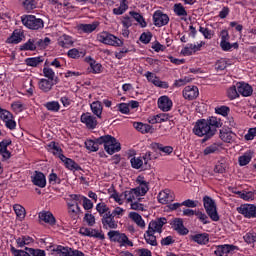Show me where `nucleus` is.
Segmentation results:
<instances>
[{"label":"nucleus","mask_w":256,"mask_h":256,"mask_svg":"<svg viewBox=\"0 0 256 256\" xmlns=\"http://www.w3.org/2000/svg\"><path fill=\"white\" fill-rule=\"evenodd\" d=\"M163 225H167V218L165 217L152 220L149 223L148 230L144 234V239L148 245L157 247V236L155 233H163Z\"/></svg>","instance_id":"1"},{"label":"nucleus","mask_w":256,"mask_h":256,"mask_svg":"<svg viewBox=\"0 0 256 256\" xmlns=\"http://www.w3.org/2000/svg\"><path fill=\"white\" fill-rule=\"evenodd\" d=\"M193 133L198 137H204L202 139V143H205L206 141H209L213 135H215V130L211 129L206 119H200L196 122L193 128Z\"/></svg>","instance_id":"2"},{"label":"nucleus","mask_w":256,"mask_h":256,"mask_svg":"<svg viewBox=\"0 0 256 256\" xmlns=\"http://www.w3.org/2000/svg\"><path fill=\"white\" fill-rule=\"evenodd\" d=\"M21 21L27 29L39 31L45 27V22L41 18H36L34 15H26L21 17Z\"/></svg>","instance_id":"3"},{"label":"nucleus","mask_w":256,"mask_h":256,"mask_svg":"<svg viewBox=\"0 0 256 256\" xmlns=\"http://www.w3.org/2000/svg\"><path fill=\"white\" fill-rule=\"evenodd\" d=\"M203 203L210 219H212V221H219V213H217V204H215V200L209 196H204Z\"/></svg>","instance_id":"4"},{"label":"nucleus","mask_w":256,"mask_h":256,"mask_svg":"<svg viewBox=\"0 0 256 256\" xmlns=\"http://www.w3.org/2000/svg\"><path fill=\"white\" fill-rule=\"evenodd\" d=\"M108 237L110 241L114 243H120L121 246L133 247V243L130 241L129 237L125 233L119 231L111 230L108 232Z\"/></svg>","instance_id":"5"},{"label":"nucleus","mask_w":256,"mask_h":256,"mask_svg":"<svg viewBox=\"0 0 256 256\" xmlns=\"http://www.w3.org/2000/svg\"><path fill=\"white\" fill-rule=\"evenodd\" d=\"M98 41H100V43H104V45H112L114 47H121L123 45V40L107 32H102L98 36Z\"/></svg>","instance_id":"6"},{"label":"nucleus","mask_w":256,"mask_h":256,"mask_svg":"<svg viewBox=\"0 0 256 256\" xmlns=\"http://www.w3.org/2000/svg\"><path fill=\"white\" fill-rule=\"evenodd\" d=\"M237 211L246 219H256V205L254 204H242Z\"/></svg>","instance_id":"7"},{"label":"nucleus","mask_w":256,"mask_h":256,"mask_svg":"<svg viewBox=\"0 0 256 256\" xmlns=\"http://www.w3.org/2000/svg\"><path fill=\"white\" fill-rule=\"evenodd\" d=\"M104 149L108 155H113V153L121 151V143H119L115 137L111 136V139L108 140Z\"/></svg>","instance_id":"8"},{"label":"nucleus","mask_w":256,"mask_h":256,"mask_svg":"<svg viewBox=\"0 0 256 256\" xmlns=\"http://www.w3.org/2000/svg\"><path fill=\"white\" fill-rule=\"evenodd\" d=\"M153 21L156 27H163L169 23V16L158 10L153 15Z\"/></svg>","instance_id":"9"},{"label":"nucleus","mask_w":256,"mask_h":256,"mask_svg":"<svg viewBox=\"0 0 256 256\" xmlns=\"http://www.w3.org/2000/svg\"><path fill=\"white\" fill-rule=\"evenodd\" d=\"M102 225L104 229H117L118 225L115 221V216L108 212L102 216Z\"/></svg>","instance_id":"10"},{"label":"nucleus","mask_w":256,"mask_h":256,"mask_svg":"<svg viewBox=\"0 0 256 256\" xmlns=\"http://www.w3.org/2000/svg\"><path fill=\"white\" fill-rule=\"evenodd\" d=\"M170 225L172 229H174V231H177V233H179V235H187L189 233V229L185 228V226L183 225V219L181 218H175L174 220H172Z\"/></svg>","instance_id":"11"},{"label":"nucleus","mask_w":256,"mask_h":256,"mask_svg":"<svg viewBox=\"0 0 256 256\" xmlns=\"http://www.w3.org/2000/svg\"><path fill=\"white\" fill-rule=\"evenodd\" d=\"M80 119L82 123L86 124L87 129H95L97 127V118L93 117L91 113H83Z\"/></svg>","instance_id":"12"},{"label":"nucleus","mask_w":256,"mask_h":256,"mask_svg":"<svg viewBox=\"0 0 256 256\" xmlns=\"http://www.w3.org/2000/svg\"><path fill=\"white\" fill-rule=\"evenodd\" d=\"M59 83V78L56 77L53 80H47V79H41L39 82V88L41 91H44V93H49L51 89H53V85H57Z\"/></svg>","instance_id":"13"},{"label":"nucleus","mask_w":256,"mask_h":256,"mask_svg":"<svg viewBox=\"0 0 256 256\" xmlns=\"http://www.w3.org/2000/svg\"><path fill=\"white\" fill-rule=\"evenodd\" d=\"M175 200V195L171 192V190L161 191L158 195L159 203L162 205H167V203H171Z\"/></svg>","instance_id":"14"},{"label":"nucleus","mask_w":256,"mask_h":256,"mask_svg":"<svg viewBox=\"0 0 256 256\" xmlns=\"http://www.w3.org/2000/svg\"><path fill=\"white\" fill-rule=\"evenodd\" d=\"M183 97L189 101H193V99L199 97V89L195 86H186L183 90Z\"/></svg>","instance_id":"15"},{"label":"nucleus","mask_w":256,"mask_h":256,"mask_svg":"<svg viewBox=\"0 0 256 256\" xmlns=\"http://www.w3.org/2000/svg\"><path fill=\"white\" fill-rule=\"evenodd\" d=\"M235 249H238L237 246L225 244L218 246L214 253L216 256H227L232 251H235Z\"/></svg>","instance_id":"16"},{"label":"nucleus","mask_w":256,"mask_h":256,"mask_svg":"<svg viewBox=\"0 0 256 256\" xmlns=\"http://www.w3.org/2000/svg\"><path fill=\"white\" fill-rule=\"evenodd\" d=\"M238 93L242 97H251L253 95V87L247 83L238 82L237 84Z\"/></svg>","instance_id":"17"},{"label":"nucleus","mask_w":256,"mask_h":256,"mask_svg":"<svg viewBox=\"0 0 256 256\" xmlns=\"http://www.w3.org/2000/svg\"><path fill=\"white\" fill-rule=\"evenodd\" d=\"M158 107L161 111H171V107H173V102L169 99L168 96H161L158 99Z\"/></svg>","instance_id":"18"},{"label":"nucleus","mask_w":256,"mask_h":256,"mask_svg":"<svg viewBox=\"0 0 256 256\" xmlns=\"http://www.w3.org/2000/svg\"><path fill=\"white\" fill-rule=\"evenodd\" d=\"M32 182L36 187H45L47 185V180H45V174L43 172L35 171L34 177H32Z\"/></svg>","instance_id":"19"},{"label":"nucleus","mask_w":256,"mask_h":256,"mask_svg":"<svg viewBox=\"0 0 256 256\" xmlns=\"http://www.w3.org/2000/svg\"><path fill=\"white\" fill-rule=\"evenodd\" d=\"M9 145H11V140H3L0 142V155H2L5 161H7V159H11V152L7 150Z\"/></svg>","instance_id":"20"},{"label":"nucleus","mask_w":256,"mask_h":256,"mask_svg":"<svg viewBox=\"0 0 256 256\" xmlns=\"http://www.w3.org/2000/svg\"><path fill=\"white\" fill-rule=\"evenodd\" d=\"M121 197H124L128 203H133L137 197H141V193H139L138 189L132 188L131 190L125 191L121 194Z\"/></svg>","instance_id":"21"},{"label":"nucleus","mask_w":256,"mask_h":256,"mask_svg":"<svg viewBox=\"0 0 256 256\" xmlns=\"http://www.w3.org/2000/svg\"><path fill=\"white\" fill-rule=\"evenodd\" d=\"M39 219L40 221H44V223H48V225H55L56 223L55 216L50 211L40 212Z\"/></svg>","instance_id":"22"},{"label":"nucleus","mask_w":256,"mask_h":256,"mask_svg":"<svg viewBox=\"0 0 256 256\" xmlns=\"http://www.w3.org/2000/svg\"><path fill=\"white\" fill-rule=\"evenodd\" d=\"M191 241L198 243V245H207L209 243V234L202 233L190 236Z\"/></svg>","instance_id":"23"},{"label":"nucleus","mask_w":256,"mask_h":256,"mask_svg":"<svg viewBox=\"0 0 256 256\" xmlns=\"http://www.w3.org/2000/svg\"><path fill=\"white\" fill-rule=\"evenodd\" d=\"M133 127L136 131H139L140 133H153V126L149 124H144L142 122H134Z\"/></svg>","instance_id":"24"},{"label":"nucleus","mask_w":256,"mask_h":256,"mask_svg":"<svg viewBox=\"0 0 256 256\" xmlns=\"http://www.w3.org/2000/svg\"><path fill=\"white\" fill-rule=\"evenodd\" d=\"M210 129H214V135L215 133H217V129H219V127H223V122H221V119L215 117V116H211L209 117V119L206 120Z\"/></svg>","instance_id":"25"},{"label":"nucleus","mask_w":256,"mask_h":256,"mask_svg":"<svg viewBox=\"0 0 256 256\" xmlns=\"http://www.w3.org/2000/svg\"><path fill=\"white\" fill-rule=\"evenodd\" d=\"M129 217H130V219H132V221H134V223H136V225H138V227H141V229H145V221L139 215V213L130 212Z\"/></svg>","instance_id":"26"},{"label":"nucleus","mask_w":256,"mask_h":256,"mask_svg":"<svg viewBox=\"0 0 256 256\" xmlns=\"http://www.w3.org/2000/svg\"><path fill=\"white\" fill-rule=\"evenodd\" d=\"M233 137H235V134L232 131H227L225 129L220 130V139L224 141V143H231Z\"/></svg>","instance_id":"27"},{"label":"nucleus","mask_w":256,"mask_h":256,"mask_svg":"<svg viewBox=\"0 0 256 256\" xmlns=\"http://www.w3.org/2000/svg\"><path fill=\"white\" fill-rule=\"evenodd\" d=\"M152 149L162 151V153H166L167 155H171L173 153V147L171 146H163V144L160 143H152L151 144Z\"/></svg>","instance_id":"28"},{"label":"nucleus","mask_w":256,"mask_h":256,"mask_svg":"<svg viewBox=\"0 0 256 256\" xmlns=\"http://www.w3.org/2000/svg\"><path fill=\"white\" fill-rule=\"evenodd\" d=\"M13 209L15 211L16 217H18L20 221H23V219H25V216L27 215L25 207H23L21 204H14Z\"/></svg>","instance_id":"29"},{"label":"nucleus","mask_w":256,"mask_h":256,"mask_svg":"<svg viewBox=\"0 0 256 256\" xmlns=\"http://www.w3.org/2000/svg\"><path fill=\"white\" fill-rule=\"evenodd\" d=\"M165 121H169V114L162 113L154 116L151 120H149V123L155 125V123H165Z\"/></svg>","instance_id":"30"},{"label":"nucleus","mask_w":256,"mask_h":256,"mask_svg":"<svg viewBox=\"0 0 256 256\" xmlns=\"http://www.w3.org/2000/svg\"><path fill=\"white\" fill-rule=\"evenodd\" d=\"M20 3L26 11L37 9V2L35 0H20Z\"/></svg>","instance_id":"31"},{"label":"nucleus","mask_w":256,"mask_h":256,"mask_svg":"<svg viewBox=\"0 0 256 256\" xmlns=\"http://www.w3.org/2000/svg\"><path fill=\"white\" fill-rule=\"evenodd\" d=\"M97 27H99V23H97V22H94L92 24H81L80 25V29L84 33H93V31H95V29H97Z\"/></svg>","instance_id":"32"},{"label":"nucleus","mask_w":256,"mask_h":256,"mask_svg":"<svg viewBox=\"0 0 256 256\" xmlns=\"http://www.w3.org/2000/svg\"><path fill=\"white\" fill-rule=\"evenodd\" d=\"M71 249L72 248L58 245L56 248L53 249V251H55L60 256H71Z\"/></svg>","instance_id":"33"},{"label":"nucleus","mask_w":256,"mask_h":256,"mask_svg":"<svg viewBox=\"0 0 256 256\" xmlns=\"http://www.w3.org/2000/svg\"><path fill=\"white\" fill-rule=\"evenodd\" d=\"M174 13L178 17H187V10H185V7L181 3L174 4Z\"/></svg>","instance_id":"34"},{"label":"nucleus","mask_w":256,"mask_h":256,"mask_svg":"<svg viewBox=\"0 0 256 256\" xmlns=\"http://www.w3.org/2000/svg\"><path fill=\"white\" fill-rule=\"evenodd\" d=\"M91 110L94 113V115H97L99 118H101V113H103V106L101 105V102H93L91 104Z\"/></svg>","instance_id":"35"},{"label":"nucleus","mask_w":256,"mask_h":256,"mask_svg":"<svg viewBox=\"0 0 256 256\" xmlns=\"http://www.w3.org/2000/svg\"><path fill=\"white\" fill-rule=\"evenodd\" d=\"M129 9V6L127 5V0H122L120 3V6L118 8L113 9L114 15H123L126 10Z\"/></svg>","instance_id":"36"},{"label":"nucleus","mask_w":256,"mask_h":256,"mask_svg":"<svg viewBox=\"0 0 256 256\" xmlns=\"http://www.w3.org/2000/svg\"><path fill=\"white\" fill-rule=\"evenodd\" d=\"M21 51H35L37 46L35 44V40L29 39L25 44L20 46Z\"/></svg>","instance_id":"37"},{"label":"nucleus","mask_w":256,"mask_h":256,"mask_svg":"<svg viewBox=\"0 0 256 256\" xmlns=\"http://www.w3.org/2000/svg\"><path fill=\"white\" fill-rule=\"evenodd\" d=\"M64 164L66 165L67 169H70V171H81V166L77 164L73 159L68 158Z\"/></svg>","instance_id":"38"},{"label":"nucleus","mask_w":256,"mask_h":256,"mask_svg":"<svg viewBox=\"0 0 256 256\" xmlns=\"http://www.w3.org/2000/svg\"><path fill=\"white\" fill-rule=\"evenodd\" d=\"M16 243L18 247H25V245H29L30 243H33V238L29 236H22L17 238Z\"/></svg>","instance_id":"39"},{"label":"nucleus","mask_w":256,"mask_h":256,"mask_svg":"<svg viewBox=\"0 0 256 256\" xmlns=\"http://www.w3.org/2000/svg\"><path fill=\"white\" fill-rule=\"evenodd\" d=\"M26 65L29 67H37L40 63H43V57L27 58L25 60Z\"/></svg>","instance_id":"40"},{"label":"nucleus","mask_w":256,"mask_h":256,"mask_svg":"<svg viewBox=\"0 0 256 256\" xmlns=\"http://www.w3.org/2000/svg\"><path fill=\"white\" fill-rule=\"evenodd\" d=\"M130 15L141 27H147V22H145V18H143L141 14L131 11Z\"/></svg>","instance_id":"41"},{"label":"nucleus","mask_w":256,"mask_h":256,"mask_svg":"<svg viewBox=\"0 0 256 256\" xmlns=\"http://www.w3.org/2000/svg\"><path fill=\"white\" fill-rule=\"evenodd\" d=\"M58 44L60 45V47H71V45H73V40L70 36L63 35L60 38Z\"/></svg>","instance_id":"42"},{"label":"nucleus","mask_w":256,"mask_h":256,"mask_svg":"<svg viewBox=\"0 0 256 256\" xmlns=\"http://www.w3.org/2000/svg\"><path fill=\"white\" fill-rule=\"evenodd\" d=\"M217 151H219V144L213 143L204 149L203 155H213V153H217Z\"/></svg>","instance_id":"43"},{"label":"nucleus","mask_w":256,"mask_h":256,"mask_svg":"<svg viewBox=\"0 0 256 256\" xmlns=\"http://www.w3.org/2000/svg\"><path fill=\"white\" fill-rule=\"evenodd\" d=\"M23 40L22 34L20 32L14 31L10 38H8V43H21Z\"/></svg>","instance_id":"44"},{"label":"nucleus","mask_w":256,"mask_h":256,"mask_svg":"<svg viewBox=\"0 0 256 256\" xmlns=\"http://www.w3.org/2000/svg\"><path fill=\"white\" fill-rule=\"evenodd\" d=\"M44 106L46 109H48V111H54L55 113L61 109V105H59V102L57 101L48 102Z\"/></svg>","instance_id":"45"},{"label":"nucleus","mask_w":256,"mask_h":256,"mask_svg":"<svg viewBox=\"0 0 256 256\" xmlns=\"http://www.w3.org/2000/svg\"><path fill=\"white\" fill-rule=\"evenodd\" d=\"M68 57L71 59H79V57H85V52H79L78 49L73 48L68 51Z\"/></svg>","instance_id":"46"},{"label":"nucleus","mask_w":256,"mask_h":256,"mask_svg":"<svg viewBox=\"0 0 256 256\" xmlns=\"http://www.w3.org/2000/svg\"><path fill=\"white\" fill-rule=\"evenodd\" d=\"M111 139V135H104L101 136L97 139H95L94 141L96 142L97 146L99 147V145H104V149L107 145V143H109V140Z\"/></svg>","instance_id":"47"},{"label":"nucleus","mask_w":256,"mask_h":256,"mask_svg":"<svg viewBox=\"0 0 256 256\" xmlns=\"http://www.w3.org/2000/svg\"><path fill=\"white\" fill-rule=\"evenodd\" d=\"M96 211H98V213L100 215H105L107 213H111V211H109V208L107 207V204H105V203H98L96 205Z\"/></svg>","instance_id":"48"},{"label":"nucleus","mask_w":256,"mask_h":256,"mask_svg":"<svg viewBox=\"0 0 256 256\" xmlns=\"http://www.w3.org/2000/svg\"><path fill=\"white\" fill-rule=\"evenodd\" d=\"M49 43H51V39L49 37H46L43 39H39L35 42V45L39 47L40 49H45L46 47H49Z\"/></svg>","instance_id":"49"},{"label":"nucleus","mask_w":256,"mask_h":256,"mask_svg":"<svg viewBox=\"0 0 256 256\" xmlns=\"http://www.w3.org/2000/svg\"><path fill=\"white\" fill-rule=\"evenodd\" d=\"M153 38V34L151 32H144L140 36L141 43H144L147 45L148 43H151V39Z\"/></svg>","instance_id":"50"},{"label":"nucleus","mask_w":256,"mask_h":256,"mask_svg":"<svg viewBox=\"0 0 256 256\" xmlns=\"http://www.w3.org/2000/svg\"><path fill=\"white\" fill-rule=\"evenodd\" d=\"M227 95L231 100L237 99L239 97V90H237V87L231 86L227 91Z\"/></svg>","instance_id":"51"},{"label":"nucleus","mask_w":256,"mask_h":256,"mask_svg":"<svg viewBox=\"0 0 256 256\" xmlns=\"http://www.w3.org/2000/svg\"><path fill=\"white\" fill-rule=\"evenodd\" d=\"M251 155H247L244 154L243 156H240L238 161H239V165L241 167H245V165H249V163H251Z\"/></svg>","instance_id":"52"},{"label":"nucleus","mask_w":256,"mask_h":256,"mask_svg":"<svg viewBox=\"0 0 256 256\" xmlns=\"http://www.w3.org/2000/svg\"><path fill=\"white\" fill-rule=\"evenodd\" d=\"M85 146L88 151H99V147L97 146V142H95V140H87L85 142Z\"/></svg>","instance_id":"53"},{"label":"nucleus","mask_w":256,"mask_h":256,"mask_svg":"<svg viewBox=\"0 0 256 256\" xmlns=\"http://www.w3.org/2000/svg\"><path fill=\"white\" fill-rule=\"evenodd\" d=\"M43 74L44 77H47L48 80L55 81V72L53 71V69L45 67L43 69Z\"/></svg>","instance_id":"54"},{"label":"nucleus","mask_w":256,"mask_h":256,"mask_svg":"<svg viewBox=\"0 0 256 256\" xmlns=\"http://www.w3.org/2000/svg\"><path fill=\"white\" fill-rule=\"evenodd\" d=\"M133 169H141L143 166V160L141 158L133 157L131 160Z\"/></svg>","instance_id":"55"},{"label":"nucleus","mask_w":256,"mask_h":256,"mask_svg":"<svg viewBox=\"0 0 256 256\" xmlns=\"http://www.w3.org/2000/svg\"><path fill=\"white\" fill-rule=\"evenodd\" d=\"M215 69L217 71H225V69H227V60L225 59L218 60L215 64Z\"/></svg>","instance_id":"56"},{"label":"nucleus","mask_w":256,"mask_h":256,"mask_svg":"<svg viewBox=\"0 0 256 256\" xmlns=\"http://www.w3.org/2000/svg\"><path fill=\"white\" fill-rule=\"evenodd\" d=\"M0 119H2V121L13 119V114H11V112L0 107Z\"/></svg>","instance_id":"57"},{"label":"nucleus","mask_w":256,"mask_h":256,"mask_svg":"<svg viewBox=\"0 0 256 256\" xmlns=\"http://www.w3.org/2000/svg\"><path fill=\"white\" fill-rule=\"evenodd\" d=\"M88 237H95V239H100L101 241H103V239H105V234H102L96 229L90 228V233Z\"/></svg>","instance_id":"58"},{"label":"nucleus","mask_w":256,"mask_h":256,"mask_svg":"<svg viewBox=\"0 0 256 256\" xmlns=\"http://www.w3.org/2000/svg\"><path fill=\"white\" fill-rule=\"evenodd\" d=\"M137 189L140 193V196L147 195V191H149V183L140 184L138 187L134 188Z\"/></svg>","instance_id":"59"},{"label":"nucleus","mask_w":256,"mask_h":256,"mask_svg":"<svg viewBox=\"0 0 256 256\" xmlns=\"http://www.w3.org/2000/svg\"><path fill=\"white\" fill-rule=\"evenodd\" d=\"M84 221H86L89 227H93V225H95V216L93 214L86 213L84 216Z\"/></svg>","instance_id":"60"},{"label":"nucleus","mask_w":256,"mask_h":256,"mask_svg":"<svg viewBox=\"0 0 256 256\" xmlns=\"http://www.w3.org/2000/svg\"><path fill=\"white\" fill-rule=\"evenodd\" d=\"M215 111L218 115H222L223 117H227V115H229L230 109L227 106H221L219 108H216Z\"/></svg>","instance_id":"61"},{"label":"nucleus","mask_w":256,"mask_h":256,"mask_svg":"<svg viewBox=\"0 0 256 256\" xmlns=\"http://www.w3.org/2000/svg\"><path fill=\"white\" fill-rule=\"evenodd\" d=\"M192 79L189 77H185L184 79L176 80L174 83V87H183V85H187V83H191Z\"/></svg>","instance_id":"62"},{"label":"nucleus","mask_w":256,"mask_h":256,"mask_svg":"<svg viewBox=\"0 0 256 256\" xmlns=\"http://www.w3.org/2000/svg\"><path fill=\"white\" fill-rule=\"evenodd\" d=\"M156 87H160L161 89H169V84L167 82H163L159 80V77L152 82Z\"/></svg>","instance_id":"63"},{"label":"nucleus","mask_w":256,"mask_h":256,"mask_svg":"<svg viewBox=\"0 0 256 256\" xmlns=\"http://www.w3.org/2000/svg\"><path fill=\"white\" fill-rule=\"evenodd\" d=\"M118 110L120 111V113H123L124 115H127L129 113V104L120 103L118 105Z\"/></svg>","instance_id":"64"}]
</instances>
